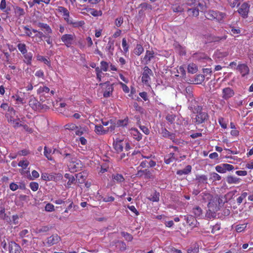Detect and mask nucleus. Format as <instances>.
Masks as SVG:
<instances>
[{"label":"nucleus","mask_w":253,"mask_h":253,"mask_svg":"<svg viewBox=\"0 0 253 253\" xmlns=\"http://www.w3.org/2000/svg\"><path fill=\"white\" fill-rule=\"evenodd\" d=\"M209 119V115L206 112L202 110V108L198 106L197 110V115L195 120V123L197 125H200L205 123Z\"/></svg>","instance_id":"1"},{"label":"nucleus","mask_w":253,"mask_h":253,"mask_svg":"<svg viewBox=\"0 0 253 253\" xmlns=\"http://www.w3.org/2000/svg\"><path fill=\"white\" fill-rule=\"evenodd\" d=\"M250 5L247 2H244L238 9V12L243 18H247L250 11Z\"/></svg>","instance_id":"2"},{"label":"nucleus","mask_w":253,"mask_h":253,"mask_svg":"<svg viewBox=\"0 0 253 253\" xmlns=\"http://www.w3.org/2000/svg\"><path fill=\"white\" fill-rule=\"evenodd\" d=\"M153 74L152 70L148 66H145L142 76V81L145 84H148L150 80V76Z\"/></svg>","instance_id":"3"},{"label":"nucleus","mask_w":253,"mask_h":253,"mask_svg":"<svg viewBox=\"0 0 253 253\" xmlns=\"http://www.w3.org/2000/svg\"><path fill=\"white\" fill-rule=\"evenodd\" d=\"M99 85L102 87L103 86L106 87L105 90L103 93V96L104 97H110L114 90L113 84H110L109 82H106L104 83L100 84Z\"/></svg>","instance_id":"4"},{"label":"nucleus","mask_w":253,"mask_h":253,"mask_svg":"<svg viewBox=\"0 0 253 253\" xmlns=\"http://www.w3.org/2000/svg\"><path fill=\"white\" fill-rule=\"evenodd\" d=\"M8 250L10 253H22L21 247L15 242L12 241L8 242Z\"/></svg>","instance_id":"5"},{"label":"nucleus","mask_w":253,"mask_h":253,"mask_svg":"<svg viewBox=\"0 0 253 253\" xmlns=\"http://www.w3.org/2000/svg\"><path fill=\"white\" fill-rule=\"evenodd\" d=\"M29 105L34 110L40 111L44 108V106L41 104L35 97H32L30 98Z\"/></svg>","instance_id":"6"},{"label":"nucleus","mask_w":253,"mask_h":253,"mask_svg":"<svg viewBox=\"0 0 253 253\" xmlns=\"http://www.w3.org/2000/svg\"><path fill=\"white\" fill-rule=\"evenodd\" d=\"M75 36L72 34H65L61 37V41L64 43V44L67 46L70 47L73 43L74 40Z\"/></svg>","instance_id":"7"},{"label":"nucleus","mask_w":253,"mask_h":253,"mask_svg":"<svg viewBox=\"0 0 253 253\" xmlns=\"http://www.w3.org/2000/svg\"><path fill=\"white\" fill-rule=\"evenodd\" d=\"M71 163L69 165L70 169L72 172L77 171L79 170L82 167V164L81 161L79 160H75V158L71 161Z\"/></svg>","instance_id":"8"},{"label":"nucleus","mask_w":253,"mask_h":253,"mask_svg":"<svg viewBox=\"0 0 253 253\" xmlns=\"http://www.w3.org/2000/svg\"><path fill=\"white\" fill-rule=\"evenodd\" d=\"M5 116L9 123H13V121L18 118L15 110L12 108L8 109Z\"/></svg>","instance_id":"9"},{"label":"nucleus","mask_w":253,"mask_h":253,"mask_svg":"<svg viewBox=\"0 0 253 253\" xmlns=\"http://www.w3.org/2000/svg\"><path fill=\"white\" fill-rule=\"evenodd\" d=\"M154 57V52L153 50H146L145 55L142 60L144 64H148L150 61Z\"/></svg>","instance_id":"10"},{"label":"nucleus","mask_w":253,"mask_h":253,"mask_svg":"<svg viewBox=\"0 0 253 253\" xmlns=\"http://www.w3.org/2000/svg\"><path fill=\"white\" fill-rule=\"evenodd\" d=\"M58 11L63 13L64 20L68 24H70V23H72V20L70 19L69 12L67 8L63 6H59L58 7Z\"/></svg>","instance_id":"11"},{"label":"nucleus","mask_w":253,"mask_h":253,"mask_svg":"<svg viewBox=\"0 0 253 253\" xmlns=\"http://www.w3.org/2000/svg\"><path fill=\"white\" fill-rule=\"evenodd\" d=\"M222 94V97L225 99H228L234 95V92L231 88L226 87L223 89Z\"/></svg>","instance_id":"12"},{"label":"nucleus","mask_w":253,"mask_h":253,"mask_svg":"<svg viewBox=\"0 0 253 253\" xmlns=\"http://www.w3.org/2000/svg\"><path fill=\"white\" fill-rule=\"evenodd\" d=\"M113 181H111V185H113L115 183H117L118 184H121L125 181V178L123 176L119 173H117L115 174H113L112 176Z\"/></svg>","instance_id":"13"},{"label":"nucleus","mask_w":253,"mask_h":253,"mask_svg":"<svg viewBox=\"0 0 253 253\" xmlns=\"http://www.w3.org/2000/svg\"><path fill=\"white\" fill-rule=\"evenodd\" d=\"M218 13H219L221 18H223L225 15L224 13H217L214 11L211 10L207 12L206 16L207 19L211 20H212L215 19H217Z\"/></svg>","instance_id":"14"},{"label":"nucleus","mask_w":253,"mask_h":253,"mask_svg":"<svg viewBox=\"0 0 253 253\" xmlns=\"http://www.w3.org/2000/svg\"><path fill=\"white\" fill-rule=\"evenodd\" d=\"M60 240V237L57 234L52 235L47 238V243L49 246H52L58 243Z\"/></svg>","instance_id":"15"},{"label":"nucleus","mask_w":253,"mask_h":253,"mask_svg":"<svg viewBox=\"0 0 253 253\" xmlns=\"http://www.w3.org/2000/svg\"><path fill=\"white\" fill-rule=\"evenodd\" d=\"M237 69L240 72L242 76H245L248 74L250 71L249 67L244 64L239 65L237 66Z\"/></svg>","instance_id":"16"},{"label":"nucleus","mask_w":253,"mask_h":253,"mask_svg":"<svg viewBox=\"0 0 253 253\" xmlns=\"http://www.w3.org/2000/svg\"><path fill=\"white\" fill-rule=\"evenodd\" d=\"M185 219L186 220V223L189 226L194 227L196 226L197 224V221L196 218L192 215H189L185 216Z\"/></svg>","instance_id":"17"},{"label":"nucleus","mask_w":253,"mask_h":253,"mask_svg":"<svg viewBox=\"0 0 253 253\" xmlns=\"http://www.w3.org/2000/svg\"><path fill=\"white\" fill-rule=\"evenodd\" d=\"M161 133L162 134L163 137H168L170 140H172L173 142H174V139L175 138V134L174 133H171L170 132H169L166 128L162 127L161 128Z\"/></svg>","instance_id":"18"},{"label":"nucleus","mask_w":253,"mask_h":253,"mask_svg":"<svg viewBox=\"0 0 253 253\" xmlns=\"http://www.w3.org/2000/svg\"><path fill=\"white\" fill-rule=\"evenodd\" d=\"M154 170L148 169H144L143 177L145 179H153L155 176L153 174Z\"/></svg>","instance_id":"19"},{"label":"nucleus","mask_w":253,"mask_h":253,"mask_svg":"<svg viewBox=\"0 0 253 253\" xmlns=\"http://www.w3.org/2000/svg\"><path fill=\"white\" fill-rule=\"evenodd\" d=\"M56 151V150H54L53 152H52V150L47 147L46 146H45L44 148V155L46 157V158L50 161H52L53 159L52 157L50 156L51 153H54Z\"/></svg>","instance_id":"20"},{"label":"nucleus","mask_w":253,"mask_h":253,"mask_svg":"<svg viewBox=\"0 0 253 253\" xmlns=\"http://www.w3.org/2000/svg\"><path fill=\"white\" fill-rule=\"evenodd\" d=\"M115 149L117 152H121L123 149V142L122 140L117 141L113 144Z\"/></svg>","instance_id":"21"},{"label":"nucleus","mask_w":253,"mask_h":253,"mask_svg":"<svg viewBox=\"0 0 253 253\" xmlns=\"http://www.w3.org/2000/svg\"><path fill=\"white\" fill-rule=\"evenodd\" d=\"M191 166L188 165L183 169L179 170L176 172L178 175H182L183 174H187L189 173L191 171Z\"/></svg>","instance_id":"22"},{"label":"nucleus","mask_w":253,"mask_h":253,"mask_svg":"<svg viewBox=\"0 0 253 253\" xmlns=\"http://www.w3.org/2000/svg\"><path fill=\"white\" fill-rule=\"evenodd\" d=\"M147 164H148L150 167H153L156 165V162L151 160L149 161L144 160L140 163L139 167H141L142 168H144L147 167Z\"/></svg>","instance_id":"23"},{"label":"nucleus","mask_w":253,"mask_h":253,"mask_svg":"<svg viewBox=\"0 0 253 253\" xmlns=\"http://www.w3.org/2000/svg\"><path fill=\"white\" fill-rule=\"evenodd\" d=\"M217 207H215V208L209 209L206 213V216L210 218L214 217L215 216V211H217Z\"/></svg>","instance_id":"24"},{"label":"nucleus","mask_w":253,"mask_h":253,"mask_svg":"<svg viewBox=\"0 0 253 253\" xmlns=\"http://www.w3.org/2000/svg\"><path fill=\"white\" fill-rule=\"evenodd\" d=\"M0 9L3 11L5 12L7 14H8L10 8L8 7H6V3L5 0H1L0 4Z\"/></svg>","instance_id":"25"},{"label":"nucleus","mask_w":253,"mask_h":253,"mask_svg":"<svg viewBox=\"0 0 253 253\" xmlns=\"http://www.w3.org/2000/svg\"><path fill=\"white\" fill-rule=\"evenodd\" d=\"M95 131L97 134L102 135L106 133V131L104 130L101 125H96L95 126Z\"/></svg>","instance_id":"26"},{"label":"nucleus","mask_w":253,"mask_h":253,"mask_svg":"<svg viewBox=\"0 0 253 253\" xmlns=\"http://www.w3.org/2000/svg\"><path fill=\"white\" fill-rule=\"evenodd\" d=\"M51 228V226H49L48 225L43 226L39 228H37V232L38 233H45L49 231Z\"/></svg>","instance_id":"27"},{"label":"nucleus","mask_w":253,"mask_h":253,"mask_svg":"<svg viewBox=\"0 0 253 253\" xmlns=\"http://www.w3.org/2000/svg\"><path fill=\"white\" fill-rule=\"evenodd\" d=\"M240 179L232 176H228L226 178V181L229 184L237 183L240 181Z\"/></svg>","instance_id":"28"},{"label":"nucleus","mask_w":253,"mask_h":253,"mask_svg":"<svg viewBox=\"0 0 253 253\" xmlns=\"http://www.w3.org/2000/svg\"><path fill=\"white\" fill-rule=\"evenodd\" d=\"M128 123V119L127 118H125L124 120H119L116 123V125L118 127L119 126H125Z\"/></svg>","instance_id":"29"},{"label":"nucleus","mask_w":253,"mask_h":253,"mask_svg":"<svg viewBox=\"0 0 253 253\" xmlns=\"http://www.w3.org/2000/svg\"><path fill=\"white\" fill-rule=\"evenodd\" d=\"M0 218L2 219L8 221L10 218L5 213V209L3 207H0Z\"/></svg>","instance_id":"30"},{"label":"nucleus","mask_w":253,"mask_h":253,"mask_svg":"<svg viewBox=\"0 0 253 253\" xmlns=\"http://www.w3.org/2000/svg\"><path fill=\"white\" fill-rule=\"evenodd\" d=\"M76 177L78 179L79 183H83L86 178V172H80L77 174Z\"/></svg>","instance_id":"31"},{"label":"nucleus","mask_w":253,"mask_h":253,"mask_svg":"<svg viewBox=\"0 0 253 253\" xmlns=\"http://www.w3.org/2000/svg\"><path fill=\"white\" fill-rule=\"evenodd\" d=\"M38 26L41 28L44 29L45 30L46 32L48 34H50L52 33V30L50 27L46 24H44L43 23H39Z\"/></svg>","instance_id":"32"},{"label":"nucleus","mask_w":253,"mask_h":253,"mask_svg":"<svg viewBox=\"0 0 253 253\" xmlns=\"http://www.w3.org/2000/svg\"><path fill=\"white\" fill-rule=\"evenodd\" d=\"M144 51L143 47L141 44H137L134 49V52L136 55H140Z\"/></svg>","instance_id":"33"},{"label":"nucleus","mask_w":253,"mask_h":253,"mask_svg":"<svg viewBox=\"0 0 253 253\" xmlns=\"http://www.w3.org/2000/svg\"><path fill=\"white\" fill-rule=\"evenodd\" d=\"M197 67L195 64L192 63L188 65V71L189 73L194 74L197 71Z\"/></svg>","instance_id":"34"},{"label":"nucleus","mask_w":253,"mask_h":253,"mask_svg":"<svg viewBox=\"0 0 253 253\" xmlns=\"http://www.w3.org/2000/svg\"><path fill=\"white\" fill-rule=\"evenodd\" d=\"M159 193L155 192L150 196L149 199L153 202H158L159 201Z\"/></svg>","instance_id":"35"},{"label":"nucleus","mask_w":253,"mask_h":253,"mask_svg":"<svg viewBox=\"0 0 253 253\" xmlns=\"http://www.w3.org/2000/svg\"><path fill=\"white\" fill-rule=\"evenodd\" d=\"M193 212L197 217L200 216L202 214V210L199 207H196L193 209Z\"/></svg>","instance_id":"36"},{"label":"nucleus","mask_w":253,"mask_h":253,"mask_svg":"<svg viewBox=\"0 0 253 253\" xmlns=\"http://www.w3.org/2000/svg\"><path fill=\"white\" fill-rule=\"evenodd\" d=\"M17 47L23 54H25L27 53V50L26 45L24 43H19L17 45Z\"/></svg>","instance_id":"37"},{"label":"nucleus","mask_w":253,"mask_h":253,"mask_svg":"<svg viewBox=\"0 0 253 253\" xmlns=\"http://www.w3.org/2000/svg\"><path fill=\"white\" fill-rule=\"evenodd\" d=\"M15 10V12L16 14H18V16H23L25 14V12L24 9L22 8H21L19 6H16L14 8Z\"/></svg>","instance_id":"38"},{"label":"nucleus","mask_w":253,"mask_h":253,"mask_svg":"<svg viewBox=\"0 0 253 253\" xmlns=\"http://www.w3.org/2000/svg\"><path fill=\"white\" fill-rule=\"evenodd\" d=\"M63 156L65 158H67L69 161H72L73 160H74L75 159V155L73 153H68L65 152L63 154Z\"/></svg>","instance_id":"39"},{"label":"nucleus","mask_w":253,"mask_h":253,"mask_svg":"<svg viewBox=\"0 0 253 253\" xmlns=\"http://www.w3.org/2000/svg\"><path fill=\"white\" fill-rule=\"evenodd\" d=\"M29 164V162L27 160H22L20 161L18 164V165L19 167H22L24 169H26L28 166Z\"/></svg>","instance_id":"40"},{"label":"nucleus","mask_w":253,"mask_h":253,"mask_svg":"<svg viewBox=\"0 0 253 253\" xmlns=\"http://www.w3.org/2000/svg\"><path fill=\"white\" fill-rule=\"evenodd\" d=\"M106 48L112 55L113 51L114 49V42H109Z\"/></svg>","instance_id":"41"},{"label":"nucleus","mask_w":253,"mask_h":253,"mask_svg":"<svg viewBox=\"0 0 253 253\" xmlns=\"http://www.w3.org/2000/svg\"><path fill=\"white\" fill-rule=\"evenodd\" d=\"M221 178V176L215 172H212L210 174V179L213 181L220 180Z\"/></svg>","instance_id":"42"},{"label":"nucleus","mask_w":253,"mask_h":253,"mask_svg":"<svg viewBox=\"0 0 253 253\" xmlns=\"http://www.w3.org/2000/svg\"><path fill=\"white\" fill-rule=\"evenodd\" d=\"M205 80V76L203 75H198L196 76L195 82L196 84H201Z\"/></svg>","instance_id":"43"},{"label":"nucleus","mask_w":253,"mask_h":253,"mask_svg":"<svg viewBox=\"0 0 253 253\" xmlns=\"http://www.w3.org/2000/svg\"><path fill=\"white\" fill-rule=\"evenodd\" d=\"M188 12H190V13L194 16L197 17L199 15V10L198 9L196 8H189L188 10Z\"/></svg>","instance_id":"44"},{"label":"nucleus","mask_w":253,"mask_h":253,"mask_svg":"<svg viewBox=\"0 0 253 253\" xmlns=\"http://www.w3.org/2000/svg\"><path fill=\"white\" fill-rule=\"evenodd\" d=\"M10 124L12 125L14 128H18L22 126V124L20 123V119L18 118L14 120L13 123H10Z\"/></svg>","instance_id":"45"},{"label":"nucleus","mask_w":253,"mask_h":253,"mask_svg":"<svg viewBox=\"0 0 253 253\" xmlns=\"http://www.w3.org/2000/svg\"><path fill=\"white\" fill-rule=\"evenodd\" d=\"M25 58V62L27 64H31L32 59V54L31 53H27L24 55Z\"/></svg>","instance_id":"46"},{"label":"nucleus","mask_w":253,"mask_h":253,"mask_svg":"<svg viewBox=\"0 0 253 253\" xmlns=\"http://www.w3.org/2000/svg\"><path fill=\"white\" fill-rule=\"evenodd\" d=\"M122 46L125 52H127L128 50V45L127 43L126 40L123 38L122 40Z\"/></svg>","instance_id":"47"},{"label":"nucleus","mask_w":253,"mask_h":253,"mask_svg":"<svg viewBox=\"0 0 253 253\" xmlns=\"http://www.w3.org/2000/svg\"><path fill=\"white\" fill-rule=\"evenodd\" d=\"M175 116L172 114H168L166 117V120L171 124H173L175 121Z\"/></svg>","instance_id":"48"},{"label":"nucleus","mask_w":253,"mask_h":253,"mask_svg":"<svg viewBox=\"0 0 253 253\" xmlns=\"http://www.w3.org/2000/svg\"><path fill=\"white\" fill-rule=\"evenodd\" d=\"M84 24V22L83 21H79V22H74L72 20V23H70V24L73 25L74 27H81Z\"/></svg>","instance_id":"49"},{"label":"nucleus","mask_w":253,"mask_h":253,"mask_svg":"<svg viewBox=\"0 0 253 253\" xmlns=\"http://www.w3.org/2000/svg\"><path fill=\"white\" fill-rule=\"evenodd\" d=\"M42 178L44 180H52V176L47 173H43L42 174Z\"/></svg>","instance_id":"50"},{"label":"nucleus","mask_w":253,"mask_h":253,"mask_svg":"<svg viewBox=\"0 0 253 253\" xmlns=\"http://www.w3.org/2000/svg\"><path fill=\"white\" fill-rule=\"evenodd\" d=\"M30 187L33 191H36L39 188V184L37 182H32L30 183Z\"/></svg>","instance_id":"51"},{"label":"nucleus","mask_w":253,"mask_h":253,"mask_svg":"<svg viewBox=\"0 0 253 253\" xmlns=\"http://www.w3.org/2000/svg\"><path fill=\"white\" fill-rule=\"evenodd\" d=\"M45 210L47 211H52L54 210V206L50 203H48L45 207Z\"/></svg>","instance_id":"52"},{"label":"nucleus","mask_w":253,"mask_h":253,"mask_svg":"<svg viewBox=\"0 0 253 253\" xmlns=\"http://www.w3.org/2000/svg\"><path fill=\"white\" fill-rule=\"evenodd\" d=\"M108 64L105 61L101 62V69L105 72L108 70Z\"/></svg>","instance_id":"53"},{"label":"nucleus","mask_w":253,"mask_h":253,"mask_svg":"<svg viewBox=\"0 0 253 253\" xmlns=\"http://www.w3.org/2000/svg\"><path fill=\"white\" fill-rule=\"evenodd\" d=\"M207 177L206 175H201L197 179L198 180L199 182L200 183H207Z\"/></svg>","instance_id":"54"},{"label":"nucleus","mask_w":253,"mask_h":253,"mask_svg":"<svg viewBox=\"0 0 253 253\" xmlns=\"http://www.w3.org/2000/svg\"><path fill=\"white\" fill-rule=\"evenodd\" d=\"M216 170L219 172V173H225V170L224 169V168H223V165L222 164L221 165L217 166L215 167Z\"/></svg>","instance_id":"55"},{"label":"nucleus","mask_w":253,"mask_h":253,"mask_svg":"<svg viewBox=\"0 0 253 253\" xmlns=\"http://www.w3.org/2000/svg\"><path fill=\"white\" fill-rule=\"evenodd\" d=\"M65 127L66 129H70V130H74L78 128V127L76 126V125L74 124H67L65 126Z\"/></svg>","instance_id":"56"},{"label":"nucleus","mask_w":253,"mask_h":253,"mask_svg":"<svg viewBox=\"0 0 253 253\" xmlns=\"http://www.w3.org/2000/svg\"><path fill=\"white\" fill-rule=\"evenodd\" d=\"M49 90H50V89L48 87L42 86V87H40L39 88L38 92V93H42L43 92L47 93L49 91Z\"/></svg>","instance_id":"57"},{"label":"nucleus","mask_w":253,"mask_h":253,"mask_svg":"<svg viewBox=\"0 0 253 253\" xmlns=\"http://www.w3.org/2000/svg\"><path fill=\"white\" fill-rule=\"evenodd\" d=\"M139 7H141L142 9L146 10L147 9H151V6L146 2L140 4Z\"/></svg>","instance_id":"58"},{"label":"nucleus","mask_w":253,"mask_h":253,"mask_svg":"<svg viewBox=\"0 0 253 253\" xmlns=\"http://www.w3.org/2000/svg\"><path fill=\"white\" fill-rule=\"evenodd\" d=\"M123 23V18L122 17H120L116 19L115 21V25L117 27H120Z\"/></svg>","instance_id":"59"},{"label":"nucleus","mask_w":253,"mask_h":253,"mask_svg":"<svg viewBox=\"0 0 253 253\" xmlns=\"http://www.w3.org/2000/svg\"><path fill=\"white\" fill-rule=\"evenodd\" d=\"M223 168H224L225 171L226 170H228V171L234 169V167L231 165L228 164H223Z\"/></svg>","instance_id":"60"},{"label":"nucleus","mask_w":253,"mask_h":253,"mask_svg":"<svg viewBox=\"0 0 253 253\" xmlns=\"http://www.w3.org/2000/svg\"><path fill=\"white\" fill-rule=\"evenodd\" d=\"M141 130L146 134L149 133V130L148 128L144 126H142L140 124L138 125Z\"/></svg>","instance_id":"61"},{"label":"nucleus","mask_w":253,"mask_h":253,"mask_svg":"<svg viewBox=\"0 0 253 253\" xmlns=\"http://www.w3.org/2000/svg\"><path fill=\"white\" fill-rule=\"evenodd\" d=\"M133 106L136 111L140 112L141 113L143 112V109L141 107L139 106L137 103L135 102Z\"/></svg>","instance_id":"62"},{"label":"nucleus","mask_w":253,"mask_h":253,"mask_svg":"<svg viewBox=\"0 0 253 253\" xmlns=\"http://www.w3.org/2000/svg\"><path fill=\"white\" fill-rule=\"evenodd\" d=\"M202 194L203 195V197L204 200H211L212 198L211 195L209 193H203Z\"/></svg>","instance_id":"63"},{"label":"nucleus","mask_w":253,"mask_h":253,"mask_svg":"<svg viewBox=\"0 0 253 253\" xmlns=\"http://www.w3.org/2000/svg\"><path fill=\"white\" fill-rule=\"evenodd\" d=\"M183 8L180 6L173 7V11L174 12H182L183 11Z\"/></svg>","instance_id":"64"}]
</instances>
